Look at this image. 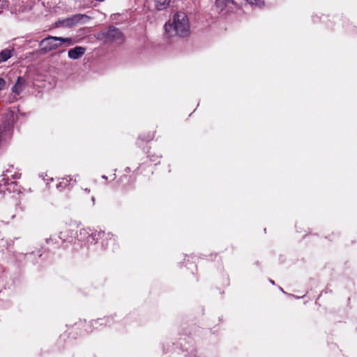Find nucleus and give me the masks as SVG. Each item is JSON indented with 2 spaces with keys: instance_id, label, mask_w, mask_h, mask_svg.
I'll use <instances>...</instances> for the list:
<instances>
[{
  "instance_id": "5",
  "label": "nucleus",
  "mask_w": 357,
  "mask_h": 357,
  "mask_svg": "<svg viewBox=\"0 0 357 357\" xmlns=\"http://www.w3.org/2000/svg\"><path fill=\"white\" fill-rule=\"evenodd\" d=\"M87 19H89V17L86 15L76 14V15H72L70 17L63 20L61 23H62V25L64 26L70 27V26L77 24L78 23L81 22L82 20H87Z\"/></svg>"
},
{
  "instance_id": "6",
  "label": "nucleus",
  "mask_w": 357,
  "mask_h": 357,
  "mask_svg": "<svg viewBox=\"0 0 357 357\" xmlns=\"http://www.w3.org/2000/svg\"><path fill=\"white\" fill-rule=\"evenodd\" d=\"M86 52V48L77 46L73 49L68 50V55L71 59H78L82 57Z\"/></svg>"
},
{
  "instance_id": "7",
  "label": "nucleus",
  "mask_w": 357,
  "mask_h": 357,
  "mask_svg": "<svg viewBox=\"0 0 357 357\" xmlns=\"http://www.w3.org/2000/svg\"><path fill=\"white\" fill-rule=\"evenodd\" d=\"M26 84V80L21 77H18L16 83L14 84V86L12 88L13 93L20 95L22 91L24 89L25 86Z\"/></svg>"
},
{
  "instance_id": "1",
  "label": "nucleus",
  "mask_w": 357,
  "mask_h": 357,
  "mask_svg": "<svg viewBox=\"0 0 357 357\" xmlns=\"http://www.w3.org/2000/svg\"><path fill=\"white\" fill-rule=\"evenodd\" d=\"M165 29L169 37L178 36L185 37L188 35L190 25L185 13L178 12L174 15L172 21L165 24Z\"/></svg>"
},
{
  "instance_id": "3",
  "label": "nucleus",
  "mask_w": 357,
  "mask_h": 357,
  "mask_svg": "<svg viewBox=\"0 0 357 357\" xmlns=\"http://www.w3.org/2000/svg\"><path fill=\"white\" fill-rule=\"evenodd\" d=\"M97 38L105 43H116L121 44L124 42L125 36L121 30L114 26L102 30L97 33Z\"/></svg>"
},
{
  "instance_id": "13",
  "label": "nucleus",
  "mask_w": 357,
  "mask_h": 357,
  "mask_svg": "<svg viewBox=\"0 0 357 357\" xmlns=\"http://www.w3.org/2000/svg\"><path fill=\"white\" fill-rule=\"evenodd\" d=\"M1 127H2V123H0V128H1Z\"/></svg>"
},
{
  "instance_id": "9",
  "label": "nucleus",
  "mask_w": 357,
  "mask_h": 357,
  "mask_svg": "<svg viewBox=\"0 0 357 357\" xmlns=\"http://www.w3.org/2000/svg\"><path fill=\"white\" fill-rule=\"evenodd\" d=\"M171 0H155L156 8L158 10L166 8L169 4Z\"/></svg>"
},
{
  "instance_id": "2",
  "label": "nucleus",
  "mask_w": 357,
  "mask_h": 357,
  "mask_svg": "<svg viewBox=\"0 0 357 357\" xmlns=\"http://www.w3.org/2000/svg\"><path fill=\"white\" fill-rule=\"evenodd\" d=\"M74 44L71 38L48 36L40 41L41 50L47 52L56 50L62 45L70 46Z\"/></svg>"
},
{
  "instance_id": "4",
  "label": "nucleus",
  "mask_w": 357,
  "mask_h": 357,
  "mask_svg": "<svg viewBox=\"0 0 357 357\" xmlns=\"http://www.w3.org/2000/svg\"><path fill=\"white\" fill-rule=\"evenodd\" d=\"M234 0H215V6L219 13L227 14L232 9Z\"/></svg>"
},
{
  "instance_id": "10",
  "label": "nucleus",
  "mask_w": 357,
  "mask_h": 357,
  "mask_svg": "<svg viewBox=\"0 0 357 357\" xmlns=\"http://www.w3.org/2000/svg\"><path fill=\"white\" fill-rule=\"evenodd\" d=\"M251 4H260L263 0H247Z\"/></svg>"
},
{
  "instance_id": "11",
  "label": "nucleus",
  "mask_w": 357,
  "mask_h": 357,
  "mask_svg": "<svg viewBox=\"0 0 357 357\" xmlns=\"http://www.w3.org/2000/svg\"><path fill=\"white\" fill-rule=\"evenodd\" d=\"M6 82L3 79L0 78V90H1L5 86Z\"/></svg>"
},
{
  "instance_id": "8",
  "label": "nucleus",
  "mask_w": 357,
  "mask_h": 357,
  "mask_svg": "<svg viewBox=\"0 0 357 357\" xmlns=\"http://www.w3.org/2000/svg\"><path fill=\"white\" fill-rule=\"evenodd\" d=\"M14 52V48L3 50L0 52V63L9 59L13 56Z\"/></svg>"
},
{
  "instance_id": "12",
  "label": "nucleus",
  "mask_w": 357,
  "mask_h": 357,
  "mask_svg": "<svg viewBox=\"0 0 357 357\" xmlns=\"http://www.w3.org/2000/svg\"><path fill=\"white\" fill-rule=\"evenodd\" d=\"M270 282H271V283H272L273 284H275L274 281H273V280H271Z\"/></svg>"
}]
</instances>
